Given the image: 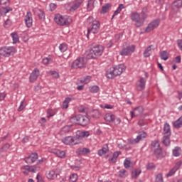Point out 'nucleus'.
Wrapping results in <instances>:
<instances>
[{
	"label": "nucleus",
	"mask_w": 182,
	"mask_h": 182,
	"mask_svg": "<svg viewBox=\"0 0 182 182\" xmlns=\"http://www.w3.org/2000/svg\"><path fill=\"white\" fill-rule=\"evenodd\" d=\"M149 16V8L144 6L141 9V13L133 11L130 14L132 22L134 23L135 28H141L146 22V18Z\"/></svg>",
	"instance_id": "obj_1"
},
{
	"label": "nucleus",
	"mask_w": 182,
	"mask_h": 182,
	"mask_svg": "<svg viewBox=\"0 0 182 182\" xmlns=\"http://www.w3.org/2000/svg\"><path fill=\"white\" fill-rule=\"evenodd\" d=\"M90 134L88 131H77L76 137L73 136H65L62 139L63 143L64 144H67L69 146H76V144H79L80 143V139H85L86 137H89Z\"/></svg>",
	"instance_id": "obj_2"
},
{
	"label": "nucleus",
	"mask_w": 182,
	"mask_h": 182,
	"mask_svg": "<svg viewBox=\"0 0 182 182\" xmlns=\"http://www.w3.org/2000/svg\"><path fill=\"white\" fill-rule=\"evenodd\" d=\"M126 70L124 64H119L114 67L110 68L106 73L107 79H114L116 76H120Z\"/></svg>",
	"instance_id": "obj_3"
},
{
	"label": "nucleus",
	"mask_w": 182,
	"mask_h": 182,
	"mask_svg": "<svg viewBox=\"0 0 182 182\" xmlns=\"http://www.w3.org/2000/svg\"><path fill=\"white\" fill-rule=\"evenodd\" d=\"M70 122L72 123H75L76 124H79L80 126H82L85 127L87 126L89 123H90V119L86 115L77 114L75 117L70 118Z\"/></svg>",
	"instance_id": "obj_4"
},
{
	"label": "nucleus",
	"mask_w": 182,
	"mask_h": 182,
	"mask_svg": "<svg viewBox=\"0 0 182 182\" xmlns=\"http://www.w3.org/2000/svg\"><path fill=\"white\" fill-rule=\"evenodd\" d=\"M105 48L102 45H95L90 50V53L87 55V59H95L96 56H102Z\"/></svg>",
	"instance_id": "obj_5"
},
{
	"label": "nucleus",
	"mask_w": 182,
	"mask_h": 182,
	"mask_svg": "<svg viewBox=\"0 0 182 182\" xmlns=\"http://www.w3.org/2000/svg\"><path fill=\"white\" fill-rule=\"evenodd\" d=\"M54 21L56 22L57 25H59L60 26H65L72 23V17L69 16H63L60 14H57L55 16Z\"/></svg>",
	"instance_id": "obj_6"
},
{
	"label": "nucleus",
	"mask_w": 182,
	"mask_h": 182,
	"mask_svg": "<svg viewBox=\"0 0 182 182\" xmlns=\"http://www.w3.org/2000/svg\"><path fill=\"white\" fill-rule=\"evenodd\" d=\"M16 53V49L14 46H4L0 48V56L9 58L14 56Z\"/></svg>",
	"instance_id": "obj_7"
},
{
	"label": "nucleus",
	"mask_w": 182,
	"mask_h": 182,
	"mask_svg": "<svg viewBox=\"0 0 182 182\" xmlns=\"http://www.w3.org/2000/svg\"><path fill=\"white\" fill-rule=\"evenodd\" d=\"M100 31V22L98 21H93L92 22L91 28L87 29V38H89V33H99Z\"/></svg>",
	"instance_id": "obj_8"
},
{
	"label": "nucleus",
	"mask_w": 182,
	"mask_h": 182,
	"mask_svg": "<svg viewBox=\"0 0 182 182\" xmlns=\"http://www.w3.org/2000/svg\"><path fill=\"white\" fill-rule=\"evenodd\" d=\"M86 66V60L84 58H78L72 63L71 68L73 69H83Z\"/></svg>",
	"instance_id": "obj_9"
},
{
	"label": "nucleus",
	"mask_w": 182,
	"mask_h": 182,
	"mask_svg": "<svg viewBox=\"0 0 182 182\" xmlns=\"http://www.w3.org/2000/svg\"><path fill=\"white\" fill-rule=\"evenodd\" d=\"M136 49V46L134 45L128 46L124 48L120 52L119 55L121 56H129V55H132L134 50Z\"/></svg>",
	"instance_id": "obj_10"
},
{
	"label": "nucleus",
	"mask_w": 182,
	"mask_h": 182,
	"mask_svg": "<svg viewBox=\"0 0 182 182\" xmlns=\"http://www.w3.org/2000/svg\"><path fill=\"white\" fill-rule=\"evenodd\" d=\"M159 25H160V20L159 18H156L148 24L147 27L145 28V32H151V31L156 29Z\"/></svg>",
	"instance_id": "obj_11"
},
{
	"label": "nucleus",
	"mask_w": 182,
	"mask_h": 182,
	"mask_svg": "<svg viewBox=\"0 0 182 182\" xmlns=\"http://www.w3.org/2000/svg\"><path fill=\"white\" fill-rule=\"evenodd\" d=\"M40 75H41V71H39V69L35 68L32 71L29 77V81L31 82V83H34V82H36Z\"/></svg>",
	"instance_id": "obj_12"
},
{
	"label": "nucleus",
	"mask_w": 182,
	"mask_h": 182,
	"mask_svg": "<svg viewBox=\"0 0 182 182\" xmlns=\"http://www.w3.org/2000/svg\"><path fill=\"white\" fill-rule=\"evenodd\" d=\"M36 160H38V153L36 152L31 153L28 156L24 159V161H26L27 164H32L35 163Z\"/></svg>",
	"instance_id": "obj_13"
},
{
	"label": "nucleus",
	"mask_w": 182,
	"mask_h": 182,
	"mask_svg": "<svg viewBox=\"0 0 182 182\" xmlns=\"http://www.w3.org/2000/svg\"><path fill=\"white\" fill-rule=\"evenodd\" d=\"M24 21L27 28H31L32 23H33V19L32 18V13L27 12L26 15L25 16Z\"/></svg>",
	"instance_id": "obj_14"
},
{
	"label": "nucleus",
	"mask_w": 182,
	"mask_h": 182,
	"mask_svg": "<svg viewBox=\"0 0 182 182\" xmlns=\"http://www.w3.org/2000/svg\"><path fill=\"white\" fill-rule=\"evenodd\" d=\"M154 154L156 159H164V156H166V151L161 149V148L156 149L154 151Z\"/></svg>",
	"instance_id": "obj_15"
},
{
	"label": "nucleus",
	"mask_w": 182,
	"mask_h": 182,
	"mask_svg": "<svg viewBox=\"0 0 182 182\" xmlns=\"http://www.w3.org/2000/svg\"><path fill=\"white\" fill-rule=\"evenodd\" d=\"M143 113V108L141 107H137L130 112L131 119L136 117V116H140Z\"/></svg>",
	"instance_id": "obj_16"
},
{
	"label": "nucleus",
	"mask_w": 182,
	"mask_h": 182,
	"mask_svg": "<svg viewBox=\"0 0 182 182\" xmlns=\"http://www.w3.org/2000/svg\"><path fill=\"white\" fill-rule=\"evenodd\" d=\"M105 121L107 122L108 123H113L114 122V119H116V115L110 113H107L105 115Z\"/></svg>",
	"instance_id": "obj_17"
},
{
	"label": "nucleus",
	"mask_w": 182,
	"mask_h": 182,
	"mask_svg": "<svg viewBox=\"0 0 182 182\" xmlns=\"http://www.w3.org/2000/svg\"><path fill=\"white\" fill-rule=\"evenodd\" d=\"M107 151H109V145L105 144L101 149L98 150L97 154L100 156H105Z\"/></svg>",
	"instance_id": "obj_18"
},
{
	"label": "nucleus",
	"mask_w": 182,
	"mask_h": 182,
	"mask_svg": "<svg viewBox=\"0 0 182 182\" xmlns=\"http://www.w3.org/2000/svg\"><path fill=\"white\" fill-rule=\"evenodd\" d=\"M53 153L60 159H65L66 157V152L60 149H55Z\"/></svg>",
	"instance_id": "obj_19"
},
{
	"label": "nucleus",
	"mask_w": 182,
	"mask_h": 182,
	"mask_svg": "<svg viewBox=\"0 0 182 182\" xmlns=\"http://www.w3.org/2000/svg\"><path fill=\"white\" fill-rule=\"evenodd\" d=\"M82 4H83V0H75L73 5L71 6L70 9V12H73L74 11H76V9H77V8H79V6L82 5Z\"/></svg>",
	"instance_id": "obj_20"
},
{
	"label": "nucleus",
	"mask_w": 182,
	"mask_h": 182,
	"mask_svg": "<svg viewBox=\"0 0 182 182\" xmlns=\"http://www.w3.org/2000/svg\"><path fill=\"white\" fill-rule=\"evenodd\" d=\"M146 79L141 77L140 80L136 82L137 87H139L141 90H143L146 87Z\"/></svg>",
	"instance_id": "obj_21"
},
{
	"label": "nucleus",
	"mask_w": 182,
	"mask_h": 182,
	"mask_svg": "<svg viewBox=\"0 0 182 182\" xmlns=\"http://www.w3.org/2000/svg\"><path fill=\"white\" fill-rule=\"evenodd\" d=\"M90 116L93 119H100V116H102V114L100 113V110L93 109L90 112Z\"/></svg>",
	"instance_id": "obj_22"
},
{
	"label": "nucleus",
	"mask_w": 182,
	"mask_h": 182,
	"mask_svg": "<svg viewBox=\"0 0 182 182\" xmlns=\"http://www.w3.org/2000/svg\"><path fill=\"white\" fill-rule=\"evenodd\" d=\"M121 154L122 152L120 151H117L114 152L112 154V157L109 159V162L112 164L116 163V161H117V157H119Z\"/></svg>",
	"instance_id": "obj_23"
},
{
	"label": "nucleus",
	"mask_w": 182,
	"mask_h": 182,
	"mask_svg": "<svg viewBox=\"0 0 182 182\" xmlns=\"http://www.w3.org/2000/svg\"><path fill=\"white\" fill-rule=\"evenodd\" d=\"M164 136H171V129H170V124L168 123L164 124Z\"/></svg>",
	"instance_id": "obj_24"
},
{
	"label": "nucleus",
	"mask_w": 182,
	"mask_h": 182,
	"mask_svg": "<svg viewBox=\"0 0 182 182\" xmlns=\"http://www.w3.org/2000/svg\"><path fill=\"white\" fill-rule=\"evenodd\" d=\"M146 137H147V134L144 132H139L135 141L136 143H139L140 140H143V139H146Z\"/></svg>",
	"instance_id": "obj_25"
},
{
	"label": "nucleus",
	"mask_w": 182,
	"mask_h": 182,
	"mask_svg": "<svg viewBox=\"0 0 182 182\" xmlns=\"http://www.w3.org/2000/svg\"><path fill=\"white\" fill-rule=\"evenodd\" d=\"M160 142H159V141L155 140L153 141L151 144V150H153L154 151H156V149H160Z\"/></svg>",
	"instance_id": "obj_26"
},
{
	"label": "nucleus",
	"mask_w": 182,
	"mask_h": 182,
	"mask_svg": "<svg viewBox=\"0 0 182 182\" xmlns=\"http://www.w3.org/2000/svg\"><path fill=\"white\" fill-rule=\"evenodd\" d=\"M47 178L49 180H53V178H56L58 177V173L55 172V171H50L47 172Z\"/></svg>",
	"instance_id": "obj_27"
},
{
	"label": "nucleus",
	"mask_w": 182,
	"mask_h": 182,
	"mask_svg": "<svg viewBox=\"0 0 182 182\" xmlns=\"http://www.w3.org/2000/svg\"><path fill=\"white\" fill-rule=\"evenodd\" d=\"M110 8H112V4L110 3L106 4L105 5L102 6L100 14H107Z\"/></svg>",
	"instance_id": "obj_28"
},
{
	"label": "nucleus",
	"mask_w": 182,
	"mask_h": 182,
	"mask_svg": "<svg viewBox=\"0 0 182 182\" xmlns=\"http://www.w3.org/2000/svg\"><path fill=\"white\" fill-rule=\"evenodd\" d=\"M181 155V148L178 146H176L174 149H173V156L174 157H179Z\"/></svg>",
	"instance_id": "obj_29"
},
{
	"label": "nucleus",
	"mask_w": 182,
	"mask_h": 182,
	"mask_svg": "<svg viewBox=\"0 0 182 182\" xmlns=\"http://www.w3.org/2000/svg\"><path fill=\"white\" fill-rule=\"evenodd\" d=\"M11 36L13 39V43L15 45L16 43H18L19 42V36L18 35V33H11Z\"/></svg>",
	"instance_id": "obj_30"
},
{
	"label": "nucleus",
	"mask_w": 182,
	"mask_h": 182,
	"mask_svg": "<svg viewBox=\"0 0 182 182\" xmlns=\"http://www.w3.org/2000/svg\"><path fill=\"white\" fill-rule=\"evenodd\" d=\"M182 127V116L179 117L175 122H173V127L175 129H180Z\"/></svg>",
	"instance_id": "obj_31"
},
{
	"label": "nucleus",
	"mask_w": 182,
	"mask_h": 182,
	"mask_svg": "<svg viewBox=\"0 0 182 182\" xmlns=\"http://www.w3.org/2000/svg\"><path fill=\"white\" fill-rule=\"evenodd\" d=\"M162 143L164 146L170 145V135H164L162 138Z\"/></svg>",
	"instance_id": "obj_32"
},
{
	"label": "nucleus",
	"mask_w": 182,
	"mask_h": 182,
	"mask_svg": "<svg viewBox=\"0 0 182 182\" xmlns=\"http://www.w3.org/2000/svg\"><path fill=\"white\" fill-rule=\"evenodd\" d=\"M78 153L81 156H85V154H88L89 153H90V149H89V148H80L78 150Z\"/></svg>",
	"instance_id": "obj_33"
},
{
	"label": "nucleus",
	"mask_w": 182,
	"mask_h": 182,
	"mask_svg": "<svg viewBox=\"0 0 182 182\" xmlns=\"http://www.w3.org/2000/svg\"><path fill=\"white\" fill-rule=\"evenodd\" d=\"M72 100L70 97H66L63 102L62 108L63 109H68L69 107V102Z\"/></svg>",
	"instance_id": "obj_34"
},
{
	"label": "nucleus",
	"mask_w": 182,
	"mask_h": 182,
	"mask_svg": "<svg viewBox=\"0 0 182 182\" xmlns=\"http://www.w3.org/2000/svg\"><path fill=\"white\" fill-rule=\"evenodd\" d=\"M21 170H26L29 173H35V170L32 166L26 165L21 167Z\"/></svg>",
	"instance_id": "obj_35"
},
{
	"label": "nucleus",
	"mask_w": 182,
	"mask_h": 182,
	"mask_svg": "<svg viewBox=\"0 0 182 182\" xmlns=\"http://www.w3.org/2000/svg\"><path fill=\"white\" fill-rule=\"evenodd\" d=\"M56 114V110L48 109H47V117L48 119H50V117H53Z\"/></svg>",
	"instance_id": "obj_36"
},
{
	"label": "nucleus",
	"mask_w": 182,
	"mask_h": 182,
	"mask_svg": "<svg viewBox=\"0 0 182 182\" xmlns=\"http://www.w3.org/2000/svg\"><path fill=\"white\" fill-rule=\"evenodd\" d=\"M11 11H12V8L11 7H3L1 10H0V13L1 15H6V14H8V12H11Z\"/></svg>",
	"instance_id": "obj_37"
},
{
	"label": "nucleus",
	"mask_w": 182,
	"mask_h": 182,
	"mask_svg": "<svg viewBox=\"0 0 182 182\" xmlns=\"http://www.w3.org/2000/svg\"><path fill=\"white\" fill-rule=\"evenodd\" d=\"M151 46H153V45L148 46L147 48L144 50V58H149V56L151 55V53H150L151 52Z\"/></svg>",
	"instance_id": "obj_38"
},
{
	"label": "nucleus",
	"mask_w": 182,
	"mask_h": 182,
	"mask_svg": "<svg viewBox=\"0 0 182 182\" xmlns=\"http://www.w3.org/2000/svg\"><path fill=\"white\" fill-rule=\"evenodd\" d=\"M122 9H124V5L123 4H119L117 9L114 11L112 18H114V16H116V15H119V14H120V12H122Z\"/></svg>",
	"instance_id": "obj_39"
},
{
	"label": "nucleus",
	"mask_w": 182,
	"mask_h": 182,
	"mask_svg": "<svg viewBox=\"0 0 182 182\" xmlns=\"http://www.w3.org/2000/svg\"><path fill=\"white\" fill-rule=\"evenodd\" d=\"M119 177L124 178L127 177V171L126 169H121L119 171Z\"/></svg>",
	"instance_id": "obj_40"
},
{
	"label": "nucleus",
	"mask_w": 182,
	"mask_h": 182,
	"mask_svg": "<svg viewBox=\"0 0 182 182\" xmlns=\"http://www.w3.org/2000/svg\"><path fill=\"white\" fill-rule=\"evenodd\" d=\"M160 56L162 60H167V59H168V53L166 50H163L161 52Z\"/></svg>",
	"instance_id": "obj_41"
},
{
	"label": "nucleus",
	"mask_w": 182,
	"mask_h": 182,
	"mask_svg": "<svg viewBox=\"0 0 182 182\" xmlns=\"http://www.w3.org/2000/svg\"><path fill=\"white\" fill-rule=\"evenodd\" d=\"M37 15L41 21H45V12L42 10H38Z\"/></svg>",
	"instance_id": "obj_42"
},
{
	"label": "nucleus",
	"mask_w": 182,
	"mask_h": 182,
	"mask_svg": "<svg viewBox=\"0 0 182 182\" xmlns=\"http://www.w3.org/2000/svg\"><path fill=\"white\" fill-rule=\"evenodd\" d=\"M90 92L91 93H97V92H99V86L97 85H94V86H92V87H90Z\"/></svg>",
	"instance_id": "obj_43"
},
{
	"label": "nucleus",
	"mask_w": 182,
	"mask_h": 182,
	"mask_svg": "<svg viewBox=\"0 0 182 182\" xmlns=\"http://www.w3.org/2000/svg\"><path fill=\"white\" fill-rule=\"evenodd\" d=\"M58 48L60 52H62L63 53V52H66L68 50V45L65 43L60 44Z\"/></svg>",
	"instance_id": "obj_44"
},
{
	"label": "nucleus",
	"mask_w": 182,
	"mask_h": 182,
	"mask_svg": "<svg viewBox=\"0 0 182 182\" xmlns=\"http://www.w3.org/2000/svg\"><path fill=\"white\" fill-rule=\"evenodd\" d=\"M25 107H26V102H25V101H21L18 108V112H22Z\"/></svg>",
	"instance_id": "obj_45"
},
{
	"label": "nucleus",
	"mask_w": 182,
	"mask_h": 182,
	"mask_svg": "<svg viewBox=\"0 0 182 182\" xmlns=\"http://www.w3.org/2000/svg\"><path fill=\"white\" fill-rule=\"evenodd\" d=\"M176 8H182V0H176L173 4Z\"/></svg>",
	"instance_id": "obj_46"
},
{
	"label": "nucleus",
	"mask_w": 182,
	"mask_h": 182,
	"mask_svg": "<svg viewBox=\"0 0 182 182\" xmlns=\"http://www.w3.org/2000/svg\"><path fill=\"white\" fill-rule=\"evenodd\" d=\"M70 181L76 182L77 181V174L73 173L70 176Z\"/></svg>",
	"instance_id": "obj_47"
},
{
	"label": "nucleus",
	"mask_w": 182,
	"mask_h": 182,
	"mask_svg": "<svg viewBox=\"0 0 182 182\" xmlns=\"http://www.w3.org/2000/svg\"><path fill=\"white\" fill-rule=\"evenodd\" d=\"M12 25V21L11 19L7 18L4 23V28H9Z\"/></svg>",
	"instance_id": "obj_48"
},
{
	"label": "nucleus",
	"mask_w": 182,
	"mask_h": 182,
	"mask_svg": "<svg viewBox=\"0 0 182 182\" xmlns=\"http://www.w3.org/2000/svg\"><path fill=\"white\" fill-rule=\"evenodd\" d=\"M50 62H52V59L50 57L43 58L42 60V63H43V65H49V63H50Z\"/></svg>",
	"instance_id": "obj_49"
},
{
	"label": "nucleus",
	"mask_w": 182,
	"mask_h": 182,
	"mask_svg": "<svg viewBox=\"0 0 182 182\" xmlns=\"http://www.w3.org/2000/svg\"><path fill=\"white\" fill-rule=\"evenodd\" d=\"M131 164H132V161H130V160L126 159L124 161V166L125 168H129V167H130Z\"/></svg>",
	"instance_id": "obj_50"
},
{
	"label": "nucleus",
	"mask_w": 182,
	"mask_h": 182,
	"mask_svg": "<svg viewBox=\"0 0 182 182\" xmlns=\"http://www.w3.org/2000/svg\"><path fill=\"white\" fill-rule=\"evenodd\" d=\"M155 182H163V175L161 173H159L156 176Z\"/></svg>",
	"instance_id": "obj_51"
},
{
	"label": "nucleus",
	"mask_w": 182,
	"mask_h": 182,
	"mask_svg": "<svg viewBox=\"0 0 182 182\" xmlns=\"http://www.w3.org/2000/svg\"><path fill=\"white\" fill-rule=\"evenodd\" d=\"M181 166H182V161H178V162L176 163V165L173 167V168L177 171V170L180 169Z\"/></svg>",
	"instance_id": "obj_52"
},
{
	"label": "nucleus",
	"mask_w": 182,
	"mask_h": 182,
	"mask_svg": "<svg viewBox=\"0 0 182 182\" xmlns=\"http://www.w3.org/2000/svg\"><path fill=\"white\" fill-rule=\"evenodd\" d=\"M176 171H177L176 169L173 168L172 169H171L169 171V172L167 173L166 176L167 177H171V176H174V174H176Z\"/></svg>",
	"instance_id": "obj_53"
},
{
	"label": "nucleus",
	"mask_w": 182,
	"mask_h": 182,
	"mask_svg": "<svg viewBox=\"0 0 182 182\" xmlns=\"http://www.w3.org/2000/svg\"><path fill=\"white\" fill-rule=\"evenodd\" d=\"M70 132V126L67 125L62 129L63 133H69Z\"/></svg>",
	"instance_id": "obj_54"
},
{
	"label": "nucleus",
	"mask_w": 182,
	"mask_h": 182,
	"mask_svg": "<svg viewBox=\"0 0 182 182\" xmlns=\"http://www.w3.org/2000/svg\"><path fill=\"white\" fill-rule=\"evenodd\" d=\"M87 6L88 11H92V8H93V1L89 0Z\"/></svg>",
	"instance_id": "obj_55"
},
{
	"label": "nucleus",
	"mask_w": 182,
	"mask_h": 182,
	"mask_svg": "<svg viewBox=\"0 0 182 182\" xmlns=\"http://www.w3.org/2000/svg\"><path fill=\"white\" fill-rule=\"evenodd\" d=\"M82 79H84L85 84L87 85V83H89L90 80H92V77L87 75L84 77Z\"/></svg>",
	"instance_id": "obj_56"
},
{
	"label": "nucleus",
	"mask_w": 182,
	"mask_h": 182,
	"mask_svg": "<svg viewBox=\"0 0 182 182\" xmlns=\"http://www.w3.org/2000/svg\"><path fill=\"white\" fill-rule=\"evenodd\" d=\"M9 147H11V145L9 144H5L3 146H2V150L3 151H8Z\"/></svg>",
	"instance_id": "obj_57"
},
{
	"label": "nucleus",
	"mask_w": 182,
	"mask_h": 182,
	"mask_svg": "<svg viewBox=\"0 0 182 182\" xmlns=\"http://www.w3.org/2000/svg\"><path fill=\"white\" fill-rule=\"evenodd\" d=\"M50 73H51L53 77H55V78L59 77V73H58L56 71H50Z\"/></svg>",
	"instance_id": "obj_58"
},
{
	"label": "nucleus",
	"mask_w": 182,
	"mask_h": 182,
	"mask_svg": "<svg viewBox=\"0 0 182 182\" xmlns=\"http://www.w3.org/2000/svg\"><path fill=\"white\" fill-rule=\"evenodd\" d=\"M114 123V124L119 125V124H120V123H122V120L120 119V118L115 117Z\"/></svg>",
	"instance_id": "obj_59"
},
{
	"label": "nucleus",
	"mask_w": 182,
	"mask_h": 182,
	"mask_svg": "<svg viewBox=\"0 0 182 182\" xmlns=\"http://www.w3.org/2000/svg\"><path fill=\"white\" fill-rule=\"evenodd\" d=\"M141 173V171L136 170L135 173L134 175V178H137V177H139V176H140Z\"/></svg>",
	"instance_id": "obj_60"
},
{
	"label": "nucleus",
	"mask_w": 182,
	"mask_h": 182,
	"mask_svg": "<svg viewBox=\"0 0 182 182\" xmlns=\"http://www.w3.org/2000/svg\"><path fill=\"white\" fill-rule=\"evenodd\" d=\"M0 5H9V0H0Z\"/></svg>",
	"instance_id": "obj_61"
},
{
	"label": "nucleus",
	"mask_w": 182,
	"mask_h": 182,
	"mask_svg": "<svg viewBox=\"0 0 182 182\" xmlns=\"http://www.w3.org/2000/svg\"><path fill=\"white\" fill-rule=\"evenodd\" d=\"M36 180L37 182H45V181H43V178H42L39 174L36 176Z\"/></svg>",
	"instance_id": "obj_62"
},
{
	"label": "nucleus",
	"mask_w": 182,
	"mask_h": 182,
	"mask_svg": "<svg viewBox=\"0 0 182 182\" xmlns=\"http://www.w3.org/2000/svg\"><path fill=\"white\" fill-rule=\"evenodd\" d=\"M128 143L129 144H136V139H128Z\"/></svg>",
	"instance_id": "obj_63"
},
{
	"label": "nucleus",
	"mask_w": 182,
	"mask_h": 182,
	"mask_svg": "<svg viewBox=\"0 0 182 182\" xmlns=\"http://www.w3.org/2000/svg\"><path fill=\"white\" fill-rule=\"evenodd\" d=\"M29 141V136H26L22 139V143H28Z\"/></svg>",
	"instance_id": "obj_64"
}]
</instances>
